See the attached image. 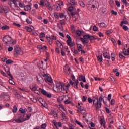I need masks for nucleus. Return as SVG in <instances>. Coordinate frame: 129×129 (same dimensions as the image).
Here are the masks:
<instances>
[{
  "label": "nucleus",
  "instance_id": "obj_46",
  "mask_svg": "<svg viewBox=\"0 0 129 129\" xmlns=\"http://www.w3.org/2000/svg\"><path fill=\"white\" fill-rule=\"evenodd\" d=\"M77 49H78V51H79V52H80V51H83V48H82L81 46H77Z\"/></svg>",
  "mask_w": 129,
  "mask_h": 129
},
{
  "label": "nucleus",
  "instance_id": "obj_11",
  "mask_svg": "<svg viewBox=\"0 0 129 129\" xmlns=\"http://www.w3.org/2000/svg\"><path fill=\"white\" fill-rule=\"evenodd\" d=\"M6 36L7 39V42H8L9 44H10V45H11V44H13L14 41L13 40L12 38H11V37L8 36Z\"/></svg>",
  "mask_w": 129,
  "mask_h": 129
},
{
  "label": "nucleus",
  "instance_id": "obj_58",
  "mask_svg": "<svg viewBox=\"0 0 129 129\" xmlns=\"http://www.w3.org/2000/svg\"><path fill=\"white\" fill-rule=\"evenodd\" d=\"M115 100H114V99L111 100V105H112V106H113V105H115Z\"/></svg>",
  "mask_w": 129,
  "mask_h": 129
},
{
  "label": "nucleus",
  "instance_id": "obj_41",
  "mask_svg": "<svg viewBox=\"0 0 129 129\" xmlns=\"http://www.w3.org/2000/svg\"><path fill=\"white\" fill-rule=\"evenodd\" d=\"M100 27H102V28H106L107 25H106L104 23H101Z\"/></svg>",
  "mask_w": 129,
  "mask_h": 129
},
{
  "label": "nucleus",
  "instance_id": "obj_31",
  "mask_svg": "<svg viewBox=\"0 0 129 129\" xmlns=\"http://www.w3.org/2000/svg\"><path fill=\"white\" fill-rule=\"evenodd\" d=\"M112 32H113V30L111 29V30H107L106 32H105V33L107 35H109L111 33H112Z\"/></svg>",
  "mask_w": 129,
  "mask_h": 129
},
{
  "label": "nucleus",
  "instance_id": "obj_44",
  "mask_svg": "<svg viewBox=\"0 0 129 129\" xmlns=\"http://www.w3.org/2000/svg\"><path fill=\"white\" fill-rule=\"evenodd\" d=\"M119 58H121V59H124L125 58L123 54L121 53H119Z\"/></svg>",
  "mask_w": 129,
  "mask_h": 129
},
{
  "label": "nucleus",
  "instance_id": "obj_18",
  "mask_svg": "<svg viewBox=\"0 0 129 129\" xmlns=\"http://www.w3.org/2000/svg\"><path fill=\"white\" fill-rule=\"evenodd\" d=\"M56 45L58 46V47H59L60 49H63V46L62 45V43L59 41H56Z\"/></svg>",
  "mask_w": 129,
  "mask_h": 129
},
{
  "label": "nucleus",
  "instance_id": "obj_6",
  "mask_svg": "<svg viewBox=\"0 0 129 129\" xmlns=\"http://www.w3.org/2000/svg\"><path fill=\"white\" fill-rule=\"evenodd\" d=\"M93 0L89 1L88 2L87 4H86V7H87V9L89 10H91L92 8L95 9L96 8V5H92V3H93Z\"/></svg>",
  "mask_w": 129,
  "mask_h": 129
},
{
  "label": "nucleus",
  "instance_id": "obj_37",
  "mask_svg": "<svg viewBox=\"0 0 129 129\" xmlns=\"http://www.w3.org/2000/svg\"><path fill=\"white\" fill-rule=\"evenodd\" d=\"M45 6L47 8V7H52L51 6V4L50 3H49L48 1H46L45 2Z\"/></svg>",
  "mask_w": 129,
  "mask_h": 129
},
{
  "label": "nucleus",
  "instance_id": "obj_25",
  "mask_svg": "<svg viewBox=\"0 0 129 129\" xmlns=\"http://www.w3.org/2000/svg\"><path fill=\"white\" fill-rule=\"evenodd\" d=\"M64 73L66 75L69 76L70 74V69H68V70H64Z\"/></svg>",
  "mask_w": 129,
  "mask_h": 129
},
{
  "label": "nucleus",
  "instance_id": "obj_33",
  "mask_svg": "<svg viewBox=\"0 0 129 129\" xmlns=\"http://www.w3.org/2000/svg\"><path fill=\"white\" fill-rule=\"evenodd\" d=\"M18 89L21 91H23V92H29L28 89H26L25 88H18Z\"/></svg>",
  "mask_w": 129,
  "mask_h": 129
},
{
  "label": "nucleus",
  "instance_id": "obj_49",
  "mask_svg": "<svg viewBox=\"0 0 129 129\" xmlns=\"http://www.w3.org/2000/svg\"><path fill=\"white\" fill-rule=\"evenodd\" d=\"M88 102H89V103H92L93 102V98H92V99L91 98H88Z\"/></svg>",
  "mask_w": 129,
  "mask_h": 129
},
{
  "label": "nucleus",
  "instance_id": "obj_47",
  "mask_svg": "<svg viewBox=\"0 0 129 129\" xmlns=\"http://www.w3.org/2000/svg\"><path fill=\"white\" fill-rule=\"evenodd\" d=\"M9 83L13 85H14L15 84V82H14V81L11 79L9 80Z\"/></svg>",
  "mask_w": 129,
  "mask_h": 129
},
{
  "label": "nucleus",
  "instance_id": "obj_5",
  "mask_svg": "<svg viewBox=\"0 0 129 129\" xmlns=\"http://www.w3.org/2000/svg\"><path fill=\"white\" fill-rule=\"evenodd\" d=\"M14 51L18 55H23V51L18 45L14 46Z\"/></svg>",
  "mask_w": 129,
  "mask_h": 129
},
{
  "label": "nucleus",
  "instance_id": "obj_35",
  "mask_svg": "<svg viewBox=\"0 0 129 129\" xmlns=\"http://www.w3.org/2000/svg\"><path fill=\"white\" fill-rule=\"evenodd\" d=\"M123 29H124V31H127L128 30L129 28L127 25H122Z\"/></svg>",
  "mask_w": 129,
  "mask_h": 129
},
{
  "label": "nucleus",
  "instance_id": "obj_30",
  "mask_svg": "<svg viewBox=\"0 0 129 129\" xmlns=\"http://www.w3.org/2000/svg\"><path fill=\"white\" fill-rule=\"evenodd\" d=\"M111 60L112 61H115V54L114 53H111Z\"/></svg>",
  "mask_w": 129,
  "mask_h": 129
},
{
  "label": "nucleus",
  "instance_id": "obj_61",
  "mask_svg": "<svg viewBox=\"0 0 129 129\" xmlns=\"http://www.w3.org/2000/svg\"><path fill=\"white\" fill-rule=\"evenodd\" d=\"M52 123H53L54 125H55V127L57 128V123L56 121L53 120V121H52Z\"/></svg>",
  "mask_w": 129,
  "mask_h": 129
},
{
  "label": "nucleus",
  "instance_id": "obj_38",
  "mask_svg": "<svg viewBox=\"0 0 129 129\" xmlns=\"http://www.w3.org/2000/svg\"><path fill=\"white\" fill-rule=\"evenodd\" d=\"M55 7L56 8V10H60L61 9V7L60 5H59V4L57 3L56 4H55Z\"/></svg>",
  "mask_w": 129,
  "mask_h": 129
},
{
  "label": "nucleus",
  "instance_id": "obj_16",
  "mask_svg": "<svg viewBox=\"0 0 129 129\" xmlns=\"http://www.w3.org/2000/svg\"><path fill=\"white\" fill-rule=\"evenodd\" d=\"M103 57H104V58H105L106 59H111L109 53H108L106 52H103Z\"/></svg>",
  "mask_w": 129,
  "mask_h": 129
},
{
  "label": "nucleus",
  "instance_id": "obj_50",
  "mask_svg": "<svg viewBox=\"0 0 129 129\" xmlns=\"http://www.w3.org/2000/svg\"><path fill=\"white\" fill-rule=\"evenodd\" d=\"M123 98L126 100V101H128L129 100V95H124L123 96Z\"/></svg>",
  "mask_w": 129,
  "mask_h": 129
},
{
  "label": "nucleus",
  "instance_id": "obj_51",
  "mask_svg": "<svg viewBox=\"0 0 129 129\" xmlns=\"http://www.w3.org/2000/svg\"><path fill=\"white\" fill-rule=\"evenodd\" d=\"M28 112H32L33 111V109L32 107H29L27 109Z\"/></svg>",
  "mask_w": 129,
  "mask_h": 129
},
{
  "label": "nucleus",
  "instance_id": "obj_10",
  "mask_svg": "<svg viewBox=\"0 0 129 129\" xmlns=\"http://www.w3.org/2000/svg\"><path fill=\"white\" fill-rule=\"evenodd\" d=\"M32 4H30L29 5H25L24 6V9L25 11H30L32 9L31 8Z\"/></svg>",
  "mask_w": 129,
  "mask_h": 129
},
{
  "label": "nucleus",
  "instance_id": "obj_32",
  "mask_svg": "<svg viewBox=\"0 0 129 129\" xmlns=\"http://www.w3.org/2000/svg\"><path fill=\"white\" fill-rule=\"evenodd\" d=\"M123 24L128 25V22L127 21H121L120 26H123Z\"/></svg>",
  "mask_w": 129,
  "mask_h": 129
},
{
  "label": "nucleus",
  "instance_id": "obj_64",
  "mask_svg": "<svg viewBox=\"0 0 129 129\" xmlns=\"http://www.w3.org/2000/svg\"><path fill=\"white\" fill-rule=\"evenodd\" d=\"M115 4H116L117 7H120V2L118 1H116Z\"/></svg>",
  "mask_w": 129,
  "mask_h": 129
},
{
  "label": "nucleus",
  "instance_id": "obj_27",
  "mask_svg": "<svg viewBox=\"0 0 129 129\" xmlns=\"http://www.w3.org/2000/svg\"><path fill=\"white\" fill-rule=\"evenodd\" d=\"M17 110H18V109H17V106L16 105L13 106V110H12L13 113H17Z\"/></svg>",
  "mask_w": 129,
  "mask_h": 129
},
{
  "label": "nucleus",
  "instance_id": "obj_52",
  "mask_svg": "<svg viewBox=\"0 0 129 129\" xmlns=\"http://www.w3.org/2000/svg\"><path fill=\"white\" fill-rule=\"evenodd\" d=\"M11 63H13V61L10 59L7 60V61L6 62V63H7V64H10Z\"/></svg>",
  "mask_w": 129,
  "mask_h": 129
},
{
  "label": "nucleus",
  "instance_id": "obj_57",
  "mask_svg": "<svg viewBox=\"0 0 129 129\" xmlns=\"http://www.w3.org/2000/svg\"><path fill=\"white\" fill-rule=\"evenodd\" d=\"M93 30V31H98V27L96 25L94 26Z\"/></svg>",
  "mask_w": 129,
  "mask_h": 129
},
{
  "label": "nucleus",
  "instance_id": "obj_43",
  "mask_svg": "<svg viewBox=\"0 0 129 129\" xmlns=\"http://www.w3.org/2000/svg\"><path fill=\"white\" fill-rule=\"evenodd\" d=\"M44 2L43 1H40V2H39V5L42 7H44Z\"/></svg>",
  "mask_w": 129,
  "mask_h": 129
},
{
  "label": "nucleus",
  "instance_id": "obj_59",
  "mask_svg": "<svg viewBox=\"0 0 129 129\" xmlns=\"http://www.w3.org/2000/svg\"><path fill=\"white\" fill-rule=\"evenodd\" d=\"M15 96H16V98H17V99H20V94L16 93Z\"/></svg>",
  "mask_w": 129,
  "mask_h": 129
},
{
  "label": "nucleus",
  "instance_id": "obj_3",
  "mask_svg": "<svg viewBox=\"0 0 129 129\" xmlns=\"http://www.w3.org/2000/svg\"><path fill=\"white\" fill-rule=\"evenodd\" d=\"M30 89H31L32 91H36V90H39L40 91H42V94L44 96H46L48 98H52V94L50 93H48L45 90H43L41 88L38 87L37 85H34L32 86V87H30Z\"/></svg>",
  "mask_w": 129,
  "mask_h": 129
},
{
  "label": "nucleus",
  "instance_id": "obj_21",
  "mask_svg": "<svg viewBox=\"0 0 129 129\" xmlns=\"http://www.w3.org/2000/svg\"><path fill=\"white\" fill-rule=\"evenodd\" d=\"M51 112H52V115H53L54 117L57 118V114L56 110L52 109L51 111Z\"/></svg>",
  "mask_w": 129,
  "mask_h": 129
},
{
  "label": "nucleus",
  "instance_id": "obj_8",
  "mask_svg": "<svg viewBox=\"0 0 129 129\" xmlns=\"http://www.w3.org/2000/svg\"><path fill=\"white\" fill-rule=\"evenodd\" d=\"M67 38L68 39L67 41V43L68 44L70 47H73V44H72V39H71V37H70V35H67Z\"/></svg>",
  "mask_w": 129,
  "mask_h": 129
},
{
  "label": "nucleus",
  "instance_id": "obj_15",
  "mask_svg": "<svg viewBox=\"0 0 129 129\" xmlns=\"http://www.w3.org/2000/svg\"><path fill=\"white\" fill-rule=\"evenodd\" d=\"M46 126H47L46 124L44 123V124H42V125H41L40 127L37 126L36 127H35L33 129H46Z\"/></svg>",
  "mask_w": 129,
  "mask_h": 129
},
{
  "label": "nucleus",
  "instance_id": "obj_54",
  "mask_svg": "<svg viewBox=\"0 0 129 129\" xmlns=\"http://www.w3.org/2000/svg\"><path fill=\"white\" fill-rule=\"evenodd\" d=\"M26 30H27L28 32H30L33 30V29L29 28L28 26H27L26 27Z\"/></svg>",
  "mask_w": 129,
  "mask_h": 129
},
{
  "label": "nucleus",
  "instance_id": "obj_29",
  "mask_svg": "<svg viewBox=\"0 0 129 129\" xmlns=\"http://www.w3.org/2000/svg\"><path fill=\"white\" fill-rule=\"evenodd\" d=\"M1 29H2V30H7L8 29H9V26H8V25H4L2 26V27H1Z\"/></svg>",
  "mask_w": 129,
  "mask_h": 129
},
{
  "label": "nucleus",
  "instance_id": "obj_26",
  "mask_svg": "<svg viewBox=\"0 0 129 129\" xmlns=\"http://www.w3.org/2000/svg\"><path fill=\"white\" fill-rule=\"evenodd\" d=\"M19 112L24 114V113H26V110H25L24 108H20V109H19Z\"/></svg>",
  "mask_w": 129,
  "mask_h": 129
},
{
  "label": "nucleus",
  "instance_id": "obj_42",
  "mask_svg": "<svg viewBox=\"0 0 129 129\" xmlns=\"http://www.w3.org/2000/svg\"><path fill=\"white\" fill-rule=\"evenodd\" d=\"M80 113H81V114H83V115H84L85 114H86V110L84 109L80 110Z\"/></svg>",
  "mask_w": 129,
  "mask_h": 129
},
{
  "label": "nucleus",
  "instance_id": "obj_60",
  "mask_svg": "<svg viewBox=\"0 0 129 129\" xmlns=\"http://www.w3.org/2000/svg\"><path fill=\"white\" fill-rule=\"evenodd\" d=\"M26 23H27V24H32V21H30V20H29V19H26Z\"/></svg>",
  "mask_w": 129,
  "mask_h": 129
},
{
  "label": "nucleus",
  "instance_id": "obj_28",
  "mask_svg": "<svg viewBox=\"0 0 129 129\" xmlns=\"http://www.w3.org/2000/svg\"><path fill=\"white\" fill-rule=\"evenodd\" d=\"M77 84H78V81H76L75 82V84H72V86L76 89H78V86L77 85Z\"/></svg>",
  "mask_w": 129,
  "mask_h": 129
},
{
  "label": "nucleus",
  "instance_id": "obj_4",
  "mask_svg": "<svg viewBox=\"0 0 129 129\" xmlns=\"http://www.w3.org/2000/svg\"><path fill=\"white\" fill-rule=\"evenodd\" d=\"M26 121H27L26 119H24L23 117L19 115L18 117H17V118H16V119L12 120V122L17 123H22L23 122H26Z\"/></svg>",
  "mask_w": 129,
  "mask_h": 129
},
{
  "label": "nucleus",
  "instance_id": "obj_55",
  "mask_svg": "<svg viewBox=\"0 0 129 129\" xmlns=\"http://www.w3.org/2000/svg\"><path fill=\"white\" fill-rule=\"evenodd\" d=\"M112 98V94H109L108 95V101H110L111 99Z\"/></svg>",
  "mask_w": 129,
  "mask_h": 129
},
{
  "label": "nucleus",
  "instance_id": "obj_9",
  "mask_svg": "<svg viewBox=\"0 0 129 129\" xmlns=\"http://www.w3.org/2000/svg\"><path fill=\"white\" fill-rule=\"evenodd\" d=\"M37 48L39 49V50H40V52H43L47 50V46L38 45Z\"/></svg>",
  "mask_w": 129,
  "mask_h": 129
},
{
  "label": "nucleus",
  "instance_id": "obj_2",
  "mask_svg": "<svg viewBox=\"0 0 129 129\" xmlns=\"http://www.w3.org/2000/svg\"><path fill=\"white\" fill-rule=\"evenodd\" d=\"M103 99L102 96H101L99 99H98L97 95H95L93 97V105L95 106L96 110H98L102 107V101Z\"/></svg>",
  "mask_w": 129,
  "mask_h": 129
},
{
  "label": "nucleus",
  "instance_id": "obj_7",
  "mask_svg": "<svg viewBox=\"0 0 129 129\" xmlns=\"http://www.w3.org/2000/svg\"><path fill=\"white\" fill-rule=\"evenodd\" d=\"M19 116L23 118V119H25L26 120L28 121V120H30V118L31 117L32 114L31 113H25L23 115V114H20V115H19Z\"/></svg>",
  "mask_w": 129,
  "mask_h": 129
},
{
  "label": "nucleus",
  "instance_id": "obj_62",
  "mask_svg": "<svg viewBox=\"0 0 129 129\" xmlns=\"http://www.w3.org/2000/svg\"><path fill=\"white\" fill-rule=\"evenodd\" d=\"M30 100H31L33 102H34L35 103H36V102H37V100L36 99L31 98V99H30Z\"/></svg>",
  "mask_w": 129,
  "mask_h": 129
},
{
  "label": "nucleus",
  "instance_id": "obj_39",
  "mask_svg": "<svg viewBox=\"0 0 129 129\" xmlns=\"http://www.w3.org/2000/svg\"><path fill=\"white\" fill-rule=\"evenodd\" d=\"M72 52H73L74 54H78V51L76 48L73 49L72 50Z\"/></svg>",
  "mask_w": 129,
  "mask_h": 129
},
{
  "label": "nucleus",
  "instance_id": "obj_45",
  "mask_svg": "<svg viewBox=\"0 0 129 129\" xmlns=\"http://www.w3.org/2000/svg\"><path fill=\"white\" fill-rule=\"evenodd\" d=\"M74 10V7L73 6H70L68 8V11L70 12H72Z\"/></svg>",
  "mask_w": 129,
  "mask_h": 129
},
{
  "label": "nucleus",
  "instance_id": "obj_1",
  "mask_svg": "<svg viewBox=\"0 0 129 129\" xmlns=\"http://www.w3.org/2000/svg\"><path fill=\"white\" fill-rule=\"evenodd\" d=\"M53 90L55 92L67 94L69 88H67L64 86V83L62 82H57L55 85L53 84Z\"/></svg>",
  "mask_w": 129,
  "mask_h": 129
},
{
  "label": "nucleus",
  "instance_id": "obj_48",
  "mask_svg": "<svg viewBox=\"0 0 129 129\" xmlns=\"http://www.w3.org/2000/svg\"><path fill=\"white\" fill-rule=\"evenodd\" d=\"M46 36V35L44 33H41L39 38H44Z\"/></svg>",
  "mask_w": 129,
  "mask_h": 129
},
{
  "label": "nucleus",
  "instance_id": "obj_12",
  "mask_svg": "<svg viewBox=\"0 0 129 129\" xmlns=\"http://www.w3.org/2000/svg\"><path fill=\"white\" fill-rule=\"evenodd\" d=\"M67 3L72 6H77V3L75 0H67Z\"/></svg>",
  "mask_w": 129,
  "mask_h": 129
},
{
  "label": "nucleus",
  "instance_id": "obj_34",
  "mask_svg": "<svg viewBox=\"0 0 129 129\" xmlns=\"http://www.w3.org/2000/svg\"><path fill=\"white\" fill-rule=\"evenodd\" d=\"M97 59L100 62H102V55H99L97 56Z\"/></svg>",
  "mask_w": 129,
  "mask_h": 129
},
{
  "label": "nucleus",
  "instance_id": "obj_56",
  "mask_svg": "<svg viewBox=\"0 0 129 129\" xmlns=\"http://www.w3.org/2000/svg\"><path fill=\"white\" fill-rule=\"evenodd\" d=\"M90 37L91 36H89V35H84V36H83V38H84V39H87Z\"/></svg>",
  "mask_w": 129,
  "mask_h": 129
},
{
  "label": "nucleus",
  "instance_id": "obj_22",
  "mask_svg": "<svg viewBox=\"0 0 129 129\" xmlns=\"http://www.w3.org/2000/svg\"><path fill=\"white\" fill-rule=\"evenodd\" d=\"M100 123L101 125L103 126V127H105V120H104V119L101 118L100 121Z\"/></svg>",
  "mask_w": 129,
  "mask_h": 129
},
{
  "label": "nucleus",
  "instance_id": "obj_17",
  "mask_svg": "<svg viewBox=\"0 0 129 129\" xmlns=\"http://www.w3.org/2000/svg\"><path fill=\"white\" fill-rule=\"evenodd\" d=\"M3 42H4L6 46H10L6 36H4V38H3Z\"/></svg>",
  "mask_w": 129,
  "mask_h": 129
},
{
  "label": "nucleus",
  "instance_id": "obj_20",
  "mask_svg": "<svg viewBox=\"0 0 129 129\" xmlns=\"http://www.w3.org/2000/svg\"><path fill=\"white\" fill-rule=\"evenodd\" d=\"M56 106L61 111L65 110V109L64 108V106L63 105H62V104H59L58 105H56Z\"/></svg>",
  "mask_w": 129,
  "mask_h": 129
},
{
  "label": "nucleus",
  "instance_id": "obj_19",
  "mask_svg": "<svg viewBox=\"0 0 129 129\" xmlns=\"http://www.w3.org/2000/svg\"><path fill=\"white\" fill-rule=\"evenodd\" d=\"M79 80H80V81L86 82L85 78V77H83L82 75H80V77H79Z\"/></svg>",
  "mask_w": 129,
  "mask_h": 129
},
{
  "label": "nucleus",
  "instance_id": "obj_14",
  "mask_svg": "<svg viewBox=\"0 0 129 129\" xmlns=\"http://www.w3.org/2000/svg\"><path fill=\"white\" fill-rule=\"evenodd\" d=\"M37 82L41 84H43L44 82V80L43 79V77H41L40 76H37Z\"/></svg>",
  "mask_w": 129,
  "mask_h": 129
},
{
  "label": "nucleus",
  "instance_id": "obj_40",
  "mask_svg": "<svg viewBox=\"0 0 129 129\" xmlns=\"http://www.w3.org/2000/svg\"><path fill=\"white\" fill-rule=\"evenodd\" d=\"M32 91L34 92L35 93L37 94L38 95H40V92H41V93H42V91H40V90H35V91Z\"/></svg>",
  "mask_w": 129,
  "mask_h": 129
},
{
  "label": "nucleus",
  "instance_id": "obj_13",
  "mask_svg": "<svg viewBox=\"0 0 129 129\" xmlns=\"http://www.w3.org/2000/svg\"><path fill=\"white\" fill-rule=\"evenodd\" d=\"M46 83H53V81H52V79L51 77H48V78H46L44 79Z\"/></svg>",
  "mask_w": 129,
  "mask_h": 129
},
{
  "label": "nucleus",
  "instance_id": "obj_36",
  "mask_svg": "<svg viewBox=\"0 0 129 129\" xmlns=\"http://www.w3.org/2000/svg\"><path fill=\"white\" fill-rule=\"evenodd\" d=\"M79 4H80V6L83 8L85 7V4L84 3H83V1H79Z\"/></svg>",
  "mask_w": 129,
  "mask_h": 129
},
{
  "label": "nucleus",
  "instance_id": "obj_23",
  "mask_svg": "<svg viewBox=\"0 0 129 129\" xmlns=\"http://www.w3.org/2000/svg\"><path fill=\"white\" fill-rule=\"evenodd\" d=\"M74 122H76V123L78 124V125L80 126V127H82V128H84V126H83V125L81 124V123H80V122H79L76 119L74 120Z\"/></svg>",
  "mask_w": 129,
  "mask_h": 129
},
{
  "label": "nucleus",
  "instance_id": "obj_63",
  "mask_svg": "<svg viewBox=\"0 0 129 129\" xmlns=\"http://www.w3.org/2000/svg\"><path fill=\"white\" fill-rule=\"evenodd\" d=\"M63 17H64V14H63V13H60V14H59V18H60V19H62V18H63Z\"/></svg>",
  "mask_w": 129,
  "mask_h": 129
},
{
  "label": "nucleus",
  "instance_id": "obj_53",
  "mask_svg": "<svg viewBox=\"0 0 129 129\" xmlns=\"http://www.w3.org/2000/svg\"><path fill=\"white\" fill-rule=\"evenodd\" d=\"M111 13L112 15H115V16L118 15V13L114 10L111 11Z\"/></svg>",
  "mask_w": 129,
  "mask_h": 129
},
{
  "label": "nucleus",
  "instance_id": "obj_24",
  "mask_svg": "<svg viewBox=\"0 0 129 129\" xmlns=\"http://www.w3.org/2000/svg\"><path fill=\"white\" fill-rule=\"evenodd\" d=\"M74 122H76V123L78 124V125L80 126V127H82V128H84V126H83V125L81 124V123H80V122H79L76 119L74 120Z\"/></svg>",
  "mask_w": 129,
  "mask_h": 129
}]
</instances>
